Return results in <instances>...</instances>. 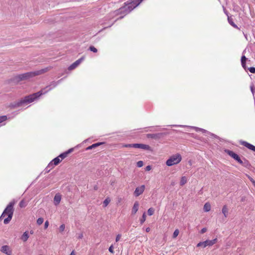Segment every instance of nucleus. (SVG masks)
I'll list each match as a JSON object with an SVG mask.
<instances>
[{
  "mask_svg": "<svg viewBox=\"0 0 255 255\" xmlns=\"http://www.w3.org/2000/svg\"><path fill=\"white\" fill-rule=\"evenodd\" d=\"M60 81V80L57 82H52L50 85L47 86L45 88L41 90V91L25 96L23 98H21L19 101L17 102L11 103L10 107L12 108H16L22 106L25 104H27L33 102L35 100L37 99L40 96L46 93L48 91L55 87L58 85Z\"/></svg>",
  "mask_w": 255,
  "mask_h": 255,
  "instance_id": "obj_1",
  "label": "nucleus"
},
{
  "mask_svg": "<svg viewBox=\"0 0 255 255\" xmlns=\"http://www.w3.org/2000/svg\"><path fill=\"white\" fill-rule=\"evenodd\" d=\"M48 68H45L44 69H42L39 70H37L33 72H27L21 74H19L17 76H15V80L19 82L21 81H23L25 80H28L32 77H33L37 75H39L42 74H43L47 71H48Z\"/></svg>",
  "mask_w": 255,
  "mask_h": 255,
  "instance_id": "obj_2",
  "label": "nucleus"
},
{
  "mask_svg": "<svg viewBox=\"0 0 255 255\" xmlns=\"http://www.w3.org/2000/svg\"><path fill=\"white\" fill-rule=\"evenodd\" d=\"M14 202H10L6 206L2 213L0 219L3 217L5 215H7V217L4 220L3 223L4 224H7L11 220L13 214V206Z\"/></svg>",
  "mask_w": 255,
  "mask_h": 255,
  "instance_id": "obj_3",
  "label": "nucleus"
},
{
  "mask_svg": "<svg viewBox=\"0 0 255 255\" xmlns=\"http://www.w3.org/2000/svg\"><path fill=\"white\" fill-rule=\"evenodd\" d=\"M135 6L132 4V1H128L125 2V5L119 9V12L127 14L135 8Z\"/></svg>",
  "mask_w": 255,
  "mask_h": 255,
  "instance_id": "obj_4",
  "label": "nucleus"
},
{
  "mask_svg": "<svg viewBox=\"0 0 255 255\" xmlns=\"http://www.w3.org/2000/svg\"><path fill=\"white\" fill-rule=\"evenodd\" d=\"M217 242V239H214L212 240H207L204 242H200L197 244V247H203L205 248L207 246H212L213 245L215 244Z\"/></svg>",
  "mask_w": 255,
  "mask_h": 255,
  "instance_id": "obj_5",
  "label": "nucleus"
},
{
  "mask_svg": "<svg viewBox=\"0 0 255 255\" xmlns=\"http://www.w3.org/2000/svg\"><path fill=\"white\" fill-rule=\"evenodd\" d=\"M225 152L228 154L230 156L232 157L234 159L237 161L238 163H241L242 159H241L239 155L233 151L229 149H225Z\"/></svg>",
  "mask_w": 255,
  "mask_h": 255,
  "instance_id": "obj_6",
  "label": "nucleus"
},
{
  "mask_svg": "<svg viewBox=\"0 0 255 255\" xmlns=\"http://www.w3.org/2000/svg\"><path fill=\"white\" fill-rule=\"evenodd\" d=\"M225 152L228 154L230 156L232 157L234 159L237 161L238 163H241L242 159H241L239 155L233 151L229 149H225Z\"/></svg>",
  "mask_w": 255,
  "mask_h": 255,
  "instance_id": "obj_7",
  "label": "nucleus"
},
{
  "mask_svg": "<svg viewBox=\"0 0 255 255\" xmlns=\"http://www.w3.org/2000/svg\"><path fill=\"white\" fill-rule=\"evenodd\" d=\"M61 161V159H60L59 156L55 157L49 163L46 168V170L49 171L51 169L53 168L54 166L58 165Z\"/></svg>",
  "mask_w": 255,
  "mask_h": 255,
  "instance_id": "obj_8",
  "label": "nucleus"
},
{
  "mask_svg": "<svg viewBox=\"0 0 255 255\" xmlns=\"http://www.w3.org/2000/svg\"><path fill=\"white\" fill-rule=\"evenodd\" d=\"M191 128L194 129L196 131H201L203 133H207L208 135H209L212 137H214V138L218 137V136L217 135H215L214 133L210 132L203 128H199L196 127H191Z\"/></svg>",
  "mask_w": 255,
  "mask_h": 255,
  "instance_id": "obj_9",
  "label": "nucleus"
},
{
  "mask_svg": "<svg viewBox=\"0 0 255 255\" xmlns=\"http://www.w3.org/2000/svg\"><path fill=\"white\" fill-rule=\"evenodd\" d=\"M145 190V186L142 185L139 187H137L135 188V190L133 193L135 197H138L142 194Z\"/></svg>",
  "mask_w": 255,
  "mask_h": 255,
  "instance_id": "obj_10",
  "label": "nucleus"
},
{
  "mask_svg": "<svg viewBox=\"0 0 255 255\" xmlns=\"http://www.w3.org/2000/svg\"><path fill=\"white\" fill-rule=\"evenodd\" d=\"M84 57L83 56L76 60L68 67V70H72L76 68L84 60Z\"/></svg>",
  "mask_w": 255,
  "mask_h": 255,
  "instance_id": "obj_11",
  "label": "nucleus"
},
{
  "mask_svg": "<svg viewBox=\"0 0 255 255\" xmlns=\"http://www.w3.org/2000/svg\"><path fill=\"white\" fill-rule=\"evenodd\" d=\"M240 143L241 145L245 146L248 149L255 152V146L244 140H240Z\"/></svg>",
  "mask_w": 255,
  "mask_h": 255,
  "instance_id": "obj_12",
  "label": "nucleus"
},
{
  "mask_svg": "<svg viewBox=\"0 0 255 255\" xmlns=\"http://www.w3.org/2000/svg\"><path fill=\"white\" fill-rule=\"evenodd\" d=\"M134 146L135 148H140L146 150H150L151 149V147L147 144L142 143H134Z\"/></svg>",
  "mask_w": 255,
  "mask_h": 255,
  "instance_id": "obj_13",
  "label": "nucleus"
},
{
  "mask_svg": "<svg viewBox=\"0 0 255 255\" xmlns=\"http://www.w3.org/2000/svg\"><path fill=\"white\" fill-rule=\"evenodd\" d=\"M163 134L162 133H148L146 134V137L148 138H152L155 139H158L160 138Z\"/></svg>",
  "mask_w": 255,
  "mask_h": 255,
  "instance_id": "obj_14",
  "label": "nucleus"
},
{
  "mask_svg": "<svg viewBox=\"0 0 255 255\" xmlns=\"http://www.w3.org/2000/svg\"><path fill=\"white\" fill-rule=\"evenodd\" d=\"M1 251L7 255H11L12 252L8 246H3L1 247Z\"/></svg>",
  "mask_w": 255,
  "mask_h": 255,
  "instance_id": "obj_15",
  "label": "nucleus"
},
{
  "mask_svg": "<svg viewBox=\"0 0 255 255\" xmlns=\"http://www.w3.org/2000/svg\"><path fill=\"white\" fill-rule=\"evenodd\" d=\"M166 164L168 166L175 164V155H173L170 158H169L166 161Z\"/></svg>",
  "mask_w": 255,
  "mask_h": 255,
  "instance_id": "obj_16",
  "label": "nucleus"
},
{
  "mask_svg": "<svg viewBox=\"0 0 255 255\" xmlns=\"http://www.w3.org/2000/svg\"><path fill=\"white\" fill-rule=\"evenodd\" d=\"M239 163L247 168H250V167L251 166L249 161L245 158H243V160H242L241 163Z\"/></svg>",
  "mask_w": 255,
  "mask_h": 255,
  "instance_id": "obj_17",
  "label": "nucleus"
},
{
  "mask_svg": "<svg viewBox=\"0 0 255 255\" xmlns=\"http://www.w3.org/2000/svg\"><path fill=\"white\" fill-rule=\"evenodd\" d=\"M61 196L59 194H56L54 198V204L57 206L58 205L61 201Z\"/></svg>",
  "mask_w": 255,
  "mask_h": 255,
  "instance_id": "obj_18",
  "label": "nucleus"
},
{
  "mask_svg": "<svg viewBox=\"0 0 255 255\" xmlns=\"http://www.w3.org/2000/svg\"><path fill=\"white\" fill-rule=\"evenodd\" d=\"M139 207V203L137 201H135L133 204V207L132 208L131 214L134 215L136 214L137 211H138Z\"/></svg>",
  "mask_w": 255,
  "mask_h": 255,
  "instance_id": "obj_19",
  "label": "nucleus"
},
{
  "mask_svg": "<svg viewBox=\"0 0 255 255\" xmlns=\"http://www.w3.org/2000/svg\"><path fill=\"white\" fill-rule=\"evenodd\" d=\"M228 22L229 23V24L231 25H232L233 27H234V28H235L237 29H240V28L237 26V25H236L235 23V22H234L233 19L231 17V16H229V15H228Z\"/></svg>",
  "mask_w": 255,
  "mask_h": 255,
  "instance_id": "obj_20",
  "label": "nucleus"
},
{
  "mask_svg": "<svg viewBox=\"0 0 255 255\" xmlns=\"http://www.w3.org/2000/svg\"><path fill=\"white\" fill-rule=\"evenodd\" d=\"M103 143V142H98V143H96L93 144L92 145L87 147L86 148V150H89L92 149L93 148H95L99 146V145H101Z\"/></svg>",
  "mask_w": 255,
  "mask_h": 255,
  "instance_id": "obj_21",
  "label": "nucleus"
},
{
  "mask_svg": "<svg viewBox=\"0 0 255 255\" xmlns=\"http://www.w3.org/2000/svg\"><path fill=\"white\" fill-rule=\"evenodd\" d=\"M222 212L225 218H227L228 217V209L227 208V205L223 206L222 209Z\"/></svg>",
  "mask_w": 255,
  "mask_h": 255,
  "instance_id": "obj_22",
  "label": "nucleus"
},
{
  "mask_svg": "<svg viewBox=\"0 0 255 255\" xmlns=\"http://www.w3.org/2000/svg\"><path fill=\"white\" fill-rule=\"evenodd\" d=\"M203 210L206 212H209L211 210V205L209 203L207 202L204 204Z\"/></svg>",
  "mask_w": 255,
  "mask_h": 255,
  "instance_id": "obj_23",
  "label": "nucleus"
},
{
  "mask_svg": "<svg viewBox=\"0 0 255 255\" xmlns=\"http://www.w3.org/2000/svg\"><path fill=\"white\" fill-rule=\"evenodd\" d=\"M28 238H29V235H28V232L26 231L22 235V236L21 237V239L23 242H26L28 240Z\"/></svg>",
  "mask_w": 255,
  "mask_h": 255,
  "instance_id": "obj_24",
  "label": "nucleus"
},
{
  "mask_svg": "<svg viewBox=\"0 0 255 255\" xmlns=\"http://www.w3.org/2000/svg\"><path fill=\"white\" fill-rule=\"evenodd\" d=\"M187 181V179L185 176L182 177L180 181V185L181 186H183Z\"/></svg>",
  "mask_w": 255,
  "mask_h": 255,
  "instance_id": "obj_25",
  "label": "nucleus"
},
{
  "mask_svg": "<svg viewBox=\"0 0 255 255\" xmlns=\"http://www.w3.org/2000/svg\"><path fill=\"white\" fill-rule=\"evenodd\" d=\"M143 0H130L132 1V4L135 6V7L137 6Z\"/></svg>",
  "mask_w": 255,
  "mask_h": 255,
  "instance_id": "obj_26",
  "label": "nucleus"
},
{
  "mask_svg": "<svg viewBox=\"0 0 255 255\" xmlns=\"http://www.w3.org/2000/svg\"><path fill=\"white\" fill-rule=\"evenodd\" d=\"M26 205L27 202L24 200H22L19 204V206L20 208H24L26 207Z\"/></svg>",
  "mask_w": 255,
  "mask_h": 255,
  "instance_id": "obj_27",
  "label": "nucleus"
},
{
  "mask_svg": "<svg viewBox=\"0 0 255 255\" xmlns=\"http://www.w3.org/2000/svg\"><path fill=\"white\" fill-rule=\"evenodd\" d=\"M182 159L181 156L179 153H176V164L179 163Z\"/></svg>",
  "mask_w": 255,
  "mask_h": 255,
  "instance_id": "obj_28",
  "label": "nucleus"
},
{
  "mask_svg": "<svg viewBox=\"0 0 255 255\" xmlns=\"http://www.w3.org/2000/svg\"><path fill=\"white\" fill-rule=\"evenodd\" d=\"M146 220V215L145 213H144L142 216L140 220V222L141 224H142Z\"/></svg>",
  "mask_w": 255,
  "mask_h": 255,
  "instance_id": "obj_29",
  "label": "nucleus"
},
{
  "mask_svg": "<svg viewBox=\"0 0 255 255\" xmlns=\"http://www.w3.org/2000/svg\"><path fill=\"white\" fill-rule=\"evenodd\" d=\"M68 154L65 151L61 154H60L59 156L60 157V158H61V159H64L65 158H66L67 156H68Z\"/></svg>",
  "mask_w": 255,
  "mask_h": 255,
  "instance_id": "obj_30",
  "label": "nucleus"
},
{
  "mask_svg": "<svg viewBox=\"0 0 255 255\" xmlns=\"http://www.w3.org/2000/svg\"><path fill=\"white\" fill-rule=\"evenodd\" d=\"M154 210L152 208H150L147 211V214L149 216H151L153 214Z\"/></svg>",
  "mask_w": 255,
  "mask_h": 255,
  "instance_id": "obj_31",
  "label": "nucleus"
},
{
  "mask_svg": "<svg viewBox=\"0 0 255 255\" xmlns=\"http://www.w3.org/2000/svg\"><path fill=\"white\" fill-rule=\"evenodd\" d=\"M110 200L109 198H106V199L104 201V202H103L104 206V207H106V206L109 204V203H110Z\"/></svg>",
  "mask_w": 255,
  "mask_h": 255,
  "instance_id": "obj_32",
  "label": "nucleus"
},
{
  "mask_svg": "<svg viewBox=\"0 0 255 255\" xmlns=\"http://www.w3.org/2000/svg\"><path fill=\"white\" fill-rule=\"evenodd\" d=\"M44 221V220L42 218H39L37 220V224L38 225H41L43 222Z\"/></svg>",
  "mask_w": 255,
  "mask_h": 255,
  "instance_id": "obj_33",
  "label": "nucleus"
},
{
  "mask_svg": "<svg viewBox=\"0 0 255 255\" xmlns=\"http://www.w3.org/2000/svg\"><path fill=\"white\" fill-rule=\"evenodd\" d=\"M89 50L94 53H96L97 52V49L93 46H90L89 47Z\"/></svg>",
  "mask_w": 255,
  "mask_h": 255,
  "instance_id": "obj_34",
  "label": "nucleus"
},
{
  "mask_svg": "<svg viewBox=\"0 0 255 255\" xmlns=\"http://www.w3.org/2000/svg\"><path fill=\"white\" fill-rule=\"evenodd\" d=\"M7 120L6 116H2L0 117V123L6 121Z\"/></svg>",
  "mask_w": 255,
  "mask_h": 255,
  "instance_id": "obj_35",
  "label": "nucleus"
},
{
  "mask_svg": "<svg viewBox=\"0 0 255 255\" xmlns=\"http://www.w3.org/2000/svg\"><path fill=\"white\" fill-rule=\"evenodd\" d=\"M248 70L252 73H255V67H251L248 68Z\"/></svg>",
  "mask_w": 255,
  "mask_h": 255,
  "instance_id": "obj_36",
  "label": "nucleus"
},
{
  "mask_svg": "<svg viewBox=\"0 0 255 255\" xmlns=\"http://www.w3.org/2000/svg\"><path fill=\"white\" fill-rule=\"evenodd\" d=\"M251 91L253 95H254V93L255 92V87L254 86V85L252 84L250 86Z\"/></svg>",
  "mask_w": 255,
  "mask_h": 255,
  "instance_id": "obj_37",
  "label": "nucleus"
},
{
  "mask_svg": "<svg viewBox=\"0 0 255 255\" xmlns=\"http://www.w3.org/2000/svg\"><path fill=\"white\" fill-rule=\"evenodd\" d=\"M143 162L142 161H138V162H137L136 163V165L138 167H141L143 166Z\"/></svg>",
  "mask_w": 255,
  "mask_h": 255,
  "instance_id": "obj_38",
  "label": "nucleus"
},
{
  "mask_svg": "<svg viewBox=\"0 0 255 255\" xmlns=\"http://www.w3.org/2000/svg\"><path fill=\"white\" fill-rule=\"evenodd\" d=\"M247 60V58H246V57L245 56V55H242V57H241V63H246V61Z\"/></svg>",
  "mask_w": 255,
  "mask_h": 255,
  "instance_id": "obj_39",
  "label": "nucleus"
},
{
  "mask_svg": "<svg viewBox=\"0 0 255 255\" xmlns=\"http://www.w3.org/2000/svg\"><path fill=\"white\" fill-rule=\"evenodd\" d=\"M65 225H64V224H62V225L59 227V231H60V232H62L63 231H64V229H65Z\"/></svg>",
  "mask_w": 255,
  "mask_h": 255,
  "instance_id": "obj_40",
  "label": "nucleus"
},
{
  "mask_svg": "<svg viewBox=\"0 0 255 255\" xmlns=\"http://www.w3.org/2000/svg\"><path fill=\"white\" fill-rule=\"evenodd\" d=\"M133 145H134V143L126 144L125 146L126 147L134 148Z\"/></svg>",
  "mask_w": 255,
  "mask_h": 255,
  "instance_id": "obj_41",
  "label": "nucleus"
},
{
  "mask_svg": "<svg viewBox=\"0 0 255 255\" xmlns=\"http://www.w3.org/2000/svg\"><path fill=\"white\" fill-rule=\"evenodd\" d=\"M109 251L111 253H114V247L113 245H111L109 248Z\"/></svg>",
  "mask_w": 255,
  "mask_h": 255,
  "instance_id": "obj_42",
  "label": "nucleus"
},
{
  "mask_svg": "<svg viewBox=\"0 0 255 255\" xmlns=\"http://www.w3.org/2000/svg\"><path fill=\"white\" fill-rule=\"evenodd\" d=\"M241 64L243 68L246 71L248 69L247 67L246 66V63H241Z\"/></svg>",
  "mask_w": 255,
  "mask_h": 255,
  "instance_id": "obj_43",
  "label": "nucleus"
},
{
  "mask_svg": "<svg viewBox=\"0 0 255 255\" xmlns=\"http://www.w3.org/2000/svg\"><path fill=\"white\" fill-rule=\"evenodd\" d=\"M121 238V235L120 234H118L116 237V242H118L120 240Z\"/></svg>",
  "mask_w": 255,
  "mask_h": 255,
  "instance_id": "obj_44",
  "label": "nucleus"
},
{
  "mask_svg": "<svg viewBox=\"0 0 255 255\" xmlns=\"http://www.w3.org/2000/svg\"><path fill=\"white\" fill-rule=\"evenodd\" d=\"M206 231H207V229L206 228H203L200 231V233L201 234H204V233H205L206 232Z\"/></svg>",
  "mask_w": 255,
  "mask_h": 255,
  "instance_id": "obj_45",
  "label": "nucleus"
},
{
  "mask_svg": "<svg viewBox=\"0 0 255 255\" xmlns=\"http://www.w3.org/2000/svg\"><path fill=\"white\" fill-rule=\"evenodd\" d=\"M49 226V222L48 221H46L45 222V224H44V228L45 229H46L48 228Z\"/></svg>",
  "mask_w": 255,
  "mask_h": 255,
  "instance_id": "obj_46",
  "label": "nucleus"
},
{
  "mask_svg": "<svg viewBox=\"0 0 255 255\" xmlns=\"http://www.w3.org/2000/svg\"><path fill=\"white\" fill-rule=\"evenodd\" d=\"M151 169V167L150 165H147L146 167H145V170L146 171H150V170Z\"/></svg>",
  "mask_w": 255,
  "mask_h": 255,
  "instance_id": "obj_47",
  "label": "nucleus"
},
{
  "mask_svg": "<svg viewBox=\"0 0 255 255\" xmlns=\"http://www.w3.org/2000/svg\"><path fill=\"white\" fill-rule=\"evenodd\" d=\"M250 180L252 182V183H253L254 186L255 188V181L252 178H250Z\"/></svg>",
  "mask_w": 255,
  "mask_h": 255,
  "instance_id": "obj_48",
  "label": "nucleus"
},
{
  "mask_svg": "<svg viewBox=\"0 0 255 255\" xmlns=\"http://www.w3.org/2000/svg\"><path fill=\"white\" fill-rule=\"evenodd\" d=\"M73 151V148H70V149H68L67 151H66V152L68 154H69V153H71Z\"/></svg>",
  "mask_w": 255,
  "mask_h": 255,
  "instance_id": "obj_49",
  "label": "nucleus"
},
{
  "mask_svg": "<svg viewBox=\"0 0 255 255\" xmlns=\"http://www.w3.org/2000/svg\"><path fill=\"white\" fill-rule=\"evenodd\" d=\"M145 231H146V232H147V233H148V232H150V228H149V227L146 228Z\"/></svg>",
  "mask_w": 255,
  "mask_h": 255,
  "instance_id": "obj_50",
  "label": "nucleus"
},
{
  "mask_svg": "<svg viewBox=\"0 0 255 255\" xmlns=\"http://www.w3.org/2000/svg\"><path fill=\"white\" fill-rule=\"evenodd\" d=\"M83 234H80L79 236H78V238L79 239H82L83 238Z\"/></svg>",
  "mask_w": 255,
  "mask_h": 255,
  "instance_id": "obj_51",
  "label": "nucleus"
},
{
  "mask_svg": "<svg viewBox=\"0 0 255 255\" xmlns=\"http://www.w3.org/2000/svg\"><path fill=\"white\" fill-rule=\"evenodd\" d=\"M70 255H76L75 253V251H73L71 253V254H70Z\"/></svg>",
  "mask_w": 255,
  "mask_h": 255,
  "instance_id": "obj_52",
  "label": "nucleus"
},
{
  "mask_svg": "<svg viewBox=\"0 0 255 255\" xmlns=\"http://www.w3.org/2000/svg\"><path fill=\"white\" fill-rule=\"evenodd\" d=\"M175 236H176V234H175V231L173 233V238H175Z\"/></svg>",
  "mask_w": 255,
  "mask_h": 255,
  "instance_id": "obj_53",
  "label": "nucleus"
},
{
  "mask_svg": "<svg viewBox=\"0 0 255 255\" xmlns=\"http://www.w3.org/2000/svg\"><path fill=\"white\" fill-rule=\"evenodd\" d=\"M224 12L225 13V14L228 16V13L227 11L226 10H225V9H224Z\"/></svg>",
  "mask_w": 255,
  "mask_h": 255,
  "instance_id": "obj_54",
  "label": "nucleus"
},
{
  "mask_svg": "<svg viewBox=\"0 0 255 255\" xmlns=\"http://www.w3.org/2000/svg\"><path fill=\"white\" fill-rule=\"evenodd\" d=\"M178 234H179V230L176 229V237L178 235Z\"/></svg>",
  "mask_w": 255,
  "mask_h": 255,
  "instance_id": "obj_55",
  "label": "nucleus"
},
{
  "mask_svg": "<svg viewBox=\"0 0 255 255\" xmlns=\"http://www.w3.org/2000/svg\"><path fill=\"white\" fill-rule=\"evenodd\" d=\"M176 127H181V126H180V125H176Z\"/></svg>",
  "mask_w": 255,
  "mask_h": 255,
  "instance_id": "obj_56",
  "label": "nucleus"
},
{
  "mask_svg": "<svg viewBox=\"0 0 255 255\" xmlns=\"http://www.w3.org/2000/svg\"><path fill=\"white\" fill-rule=\"evenodd\" d=\"M30 233H31V234H32L33 233V231H31V232H30Z\"/></svg>",
  "mask_w": 255,
  "mask_h": 255,
  "instance_id": "obj_57",
  "label": "nucleus"
},
{
  "mask_svg": "<svg viewBox=\"0 0 255 255\" xmlns=\"http://www.w3.org/2000/svg\"><path fill=\"white\" fill-rule=\"evenodd\" d=\"M123 17V16H121V17H120V19H121V18H122Z\"/></svg>",
  "mask_w": 255,
  "mask_h": 255,
  "instance_id": "obj_58",
  "label": "nucleus"
}]
</instances>
